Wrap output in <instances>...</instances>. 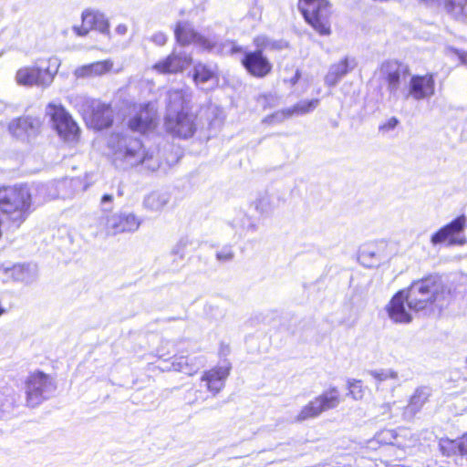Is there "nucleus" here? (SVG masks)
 <instances>
[{
	"mask_svg": "<svg viewBox=\"0 0 467 467\" xmlns=\"http://www.w3.org/2000/svg\"><path fill=\"white\" fill-rule=\"evenodd\" d=\"M108 147L112 163L117 169L125 171L140 165L145 170L154 171L160 167L159 160L137 138L112 134L109 138Z\"/></svg>",
	"mask_w": 467,
	"mask_h": 467,
	"instance_id": "1",
	"label": "nucleus"
},
{
	"mask_svg": "<svg viewBox=\"0 0 467 467\" xmlns=\"http://www.w3.org/2000/svg\"><path fill=\"white\" fill-rule=\"evenodd\" d=\"M189 88L170 89L167 93L165 127L174 136L187 139L196 130V116L189 111Z\"/></svg>",
	"mask_w": 467,
	"mask_h": 467,
	"instance_id": "2",
	"label": "nucleus"
},
{
	"mask_svg": "<svg viewBox=\"0 0 467 467\" xmlns=\"http://www.w3.org/2000/svg\"><path fill=\"white\" fill-rule=\"evenodd\" d=\"M404 290L407 296V305L414 312L428 309L432 306L441 309L450 296L438 275H429L414 281Z\"/></svg>",
	"mask_w": 467,
	"mask_h": 467,
	"instance_id": "3",
	"label": "nucleus"
},
{
	"mask_svg": "<svg viewBox=\"0 0 467 467\" xmlns=\"http://www.w3.org/2000/svg\"><path fill=\"white\" fill-rule=\"evenodd\" d=\"M31 204L32 193L26 185L0 187V210L15 228L26 220Z\"/></svg>",
	"mask_w": 467,
	"mask_h": 467,
	"instance_id": "4",
	"label": "nucleus"
},
{
	"mask_svg": "<svg viewBox=\"0 0 467 467\" xmlns=\"http://www.w3.org/2000/svg\"><path fill=\"white\" fill-rule=\"evenodd\" d=\"M24 389L26 406L35 408L53 396L57 383L51 375L36 369L26 376Z\"/></svg>",
	"mask_w": 467,
	"mask_h": 467,
	"instance_id": "5",
	"label": "nucleus"
},
{
	"mask_svg": "<svg viewBox=\"0 0 467 467\" xmlns=\"http://www.w3.org/2000/svg\"><path fill=\"white\" fill-rule=\"evenodd\" d=\"M59 67L58 59L49 58L47 62L33 67L19 68L16 74L17 84L47 88L51 85Z\"/></svg>",
	"mask_w": 467,
	"mask_h": 467,
	"instance_id": "6",
	"label": "nucleus"
},
{
	"mask_svg": "<svg viewBox=\"0 0 467 467\" xmlns=\"http://www.w3.org/2000/svg\"><path fill=\"white\" fill-rule=\"evenodd\" d=\"M298 8L306 21L322 36L331 34V5L327 0H299Z\"/></svg>",
	"mask_w": 467,
	"mask_h": 467,
	"instance_id": "7",
	"label": "nucleus"
},
{
	"mask_svg": "<svg viewBox=\"0 0 467 467\" xmlns=\"http://www.w3.org/2000/svg\"><path fill=\"white\" fill-rule=\"evenodd\" d=\"M342 401L337 387H330L302 408L296 417L298 421L318 417L324 411L336 409Z\"/></svg>",
	"mask_w": 467,
	"mask_h": 467,
	"instance_id": "8",
	"label": "nucleus"
},
{
	"mask_svg": "<svg viewBox=\"0 0 467 467\" xmlns=\"http://www.w3.org/2000/svg\"><path fill=\"white\" fill-rule=\"evenodd\" d=\"M141 224V221L133 213H106L99 217V227L109 235L123 233H134Z\"/></svg>",
	"mask_w": 467,
	"mask_h": 467,
	"instance_id": "9",
	"label": "nucleus"
},
{
	"mask_svg": "<svg viewBox=\"0 0 467 467\" xmlns=\"http://www.w3.org/2000/svg\"><path fill=\"white\" fill-rule=\"evenodd\" d=\"M46 115L50 118L54 129L64 140H77L79 129L62 105L49 103L46 108Z\"/></svg>",
	"mask_w": 467,
	"mask_h": 467,
	"instance_id": "10",
	"label": "nucleus"
},
{
	"mask_svg": "<svg viewBox=\"0 0 467 467\" xmlns=\"http://www.w3.org/2000/svg\"><path fill=\"white\" fill-rule=\"evenodd\" d=\"M78 36H85L90 30L98 31L106 40L110 39L109 22L106 16L95 9H86L81 14V26L72 27Z\"/></svg>",
	"mask_w": 467,
	"mask_h": 467,
	"instance_id": "11",
	"label": "nucleus"
},
{
	"mask_svg": "<svg viewBox=\"0 0 467 467\" xmlns=\"http://www.w3.org/2000/svg\"><path fill=\"white\" fill-rule=\"evenodd\" d=\"M466 225L465 215H460L453 221L444 225L431 237L432 245H437L448 241V245H462L466 243L464 237H457L456 235L462 233Z\"/></svg>",
	"mask_w": 467,
	"mask_h": 467,
	"instance_id": "12",
	"label": "nucleus"
},
{
	"mask_svg": "<svg viewBox=\"0 0 467 467\" xmlns=\"http://www.w3.org/2000/svg\"><path fill=\"white\" fill-rule=\"evenodd\" d=\"M192 62L190 54L174 48L167 57L155 63L152 68L160 74H176L182 72Z\"/></svg>",
	"mask_w": 467,
	"mask_h": 467,
	"instance_id": "13",
	"label": "nucleus"
},
{
	"mask_svg": "<svg viewBox=\"0 0 467 467\" xmlns=\"http://www.w3.org/2000/svg\"><path fill=\"white\" fill-rule=\"evenodd\" d=\"M386 311L390 320L396 324H409L412 321L413 309L407 305L405 290L397 292L386 306Z\"/></svg>",
	"mask_w": 467,
	"mask_h": 467,
	"instance_id": "14",
	"label": "nucleus"
},
{
	"mask_svg": "<svg viewBox=\"0 0 467 467\" xmlns=\"http://www.w3.org/2000/svg\"><path fill=\"white\" fill-rule=\"evenodd\" d=\"M246 71L254 78H262L272 71V64L262 50L244 52L241 59Z\"/></svg>",
	"mask_w": 467,
	"mask_h": 467,
	"instance_id": "15",
	"label": "nucleus"
},
{
	"mask_svg": "<svg viewBox=\"0 0 467 467\" xmlns=\"http://www.w3.org/2000/svg\"><path fill=\"white\" fill-rule=\"evenodd\" d=\"M406 67L395 60L386 61L381 65L380 74L388 84L389 96L398 99L401 84V77L405 74Z\"/></svg>",
	"mask_w": 467,
	"mask_h": 467,
	"instance_id": "16",
	"label": "nucleus"
},
{
	"mask_svg": "<svg viewBox=\"0 0 467 467\" xmlns=\"http://www.w3.org/2000/svg\"><path fill=\"white\" fill-rule=\"evenodd\" d=\"M435 91V82L433 75L413 76L409 83V90L405 98H413L415 100H421L431 97Z\"/></svg>",
	"mask_w": 467,
	"mask_h": 467,
	"instance_id": "17",
	"label": "nucleus"
},
{
	"mask_svg": "<svg viewBox=\"0 0 467 467\" xmlns=\"http://www.w3.org/2000/svg\"><path fill=\"white\" fill-rule=\"evenodd\" d=\"M40 126L39 119L26 116L13 119L9 123L8 130L12 136L26 140L35 137L38 133Z\"/></svg>",
	"mask_w": 467,
	"mask_h": 467,
	"instance_id": "18",
	"label": "nucleus"
},
{
	"mask_svg": "<svg viewBox=\"0 0 467 467\" xmlns=\"http://www.w3.org/2000/svg\"><path fill=\"white\" fill-rule=\"evenodd\" d=\"M230 373V368L216 367L203 373L201 378L202 386L205 387L213 397H215L224 387Z\"/></svg>",
	"mask_w": 467,
	"mask_h": 467,
	"instance_id": "19",
	"label": "nucleus"
},
{
	"mask_svg": "<svg viewBox=\"0 0 467 467\" xmlns=\"http://www.w3.org/2000/svg\"><path fill=\"white\" fill-rule=\"evenodd\" d=\"M177 42L182 46L193 44L203 49L208 36L202 35L194 30L188 22H179L174 30Z\"/></svg>",
	"mask_w": 467,
	"mask_h": 467,
	"instance_id": "20",
	"label": "nucleus"
},
{
	"mask_svg": "<svg viewBox=\"0 0 467 467\" xmlns=\"http://www.w3.org/2000/svg\"><path fill=\"white\" fill-rule=\"evenodd\" d=\"M129 128L136 132L145 133L156 126V113L150 107H140L129 119Z\"/></svg>",
	"mask_w": 467,
	"mask_h": 467,
	"instance_id": "21",
	"label": "nucleus"
},
{
	"mask_svg": "<svg viewBox=\"0 0 467 467\" xmlns=\"http://www.w3.org/2000/svg\"><path fill=\"white\" fill-rule=\"evenodd\" d=\"M404 434L398 433L394 430H381L378 431L375 436L368 441V447L376 449V445H392L400 449H405L410 446L403 439L407 436V431Z\"/></svg>",
	"mask_w": 467,
	"mask_h": 467,
	"instance_id": "22",
	"label": "nucleus"
},
{
	"mask_svg": "<svg viewBox=\"0 0 467 467\" xmlns=\"http://www.w3.org/2000/svg\"><path fill=\"white\" fill-rule=\"evenodd\" d=\"M112 67L113 61L110 59H105L78 67L74 70L73 75L76 78H97L110 72Z\"/></svg>",
	"mask_w": 467,
	"mask_h": 467,
	"instance_id": "23",
	"label": "nucleus"
},
{
	"mask_svg": "<svg viewBox=\"0 0 467 467\" xmlns=\"http://www.w3.org/2000/svg\"><path fill=\"white\" fill-rule=\"evenodd\" d=\"M355 67V59L348 57H344L337 63L332 64L325 77V84L328 87H335Z\"/></svg>",
	"mask_w": 467,
	"mask_h": 467,
	"instance_id": "24",
	"label": "nucleus"
},
{
	"mask_svg": "<svg viewBox=\"0 0 467 467\" xmlns=\"http://www.w3.org/2000/svg\"><path fill=\"white\" fill-rule=\"evenodd\" d=\"M204 43L203 50L222 56L234 55L243 52V48L235 42L230 40L222 41L215 35H209L207 41Z\"/></svg>",
	"mask_w": 467,
	"mask_h": 467,
	"instance_id": "25",
	"label": "nucleus"
},
{
	"mask_svg": "<svg viewBox=\"0 0 467 467\" xmlns=\"http://www.w3.org/2000/svg\"><path fill=\"white\" fill-rule=\"evenodd\" d=\"M431 395V388L427 386L417 388L410 396L408 405L404 409L403 416L409 420L412 419L422 409Z\"/></svg>",
	"mask_w": 467,
	"mask_h": 467,
	"instance_id": "26",
	"label": "nucleus"
},
{
	"mask_svg": "<svg viewBox=\"0 0 467 467\" xmlns=\"http://www.w3.org/2000/svg\"><path fill=\"white\" fill-rule=\"evenodd\" d=\"M98 130L109 127L112 123V110L107 104L97 101L92 108L90 115L85 119Z\"/></svg>",
	"mask_w": 467,
	"mask_h": 467,
	"instance_id": "27",
	"label": "nucleus"
},
{
	"mask_svg": "<svg viewBox=\"0 0 467 467\" xmlns=\"http://www.w3.org/2000/svg\"><path fill=\"white\" fill-rule=\"evenodd\" d=\"M280 202L281 199L277 194L265 192L258 194L252 202V206L261 217H268L280 205Z\"/></svg>",
	"mask_w": 467,
	"mask_h": 467,
	"instance_id": "28",
	"label": "nucleus"
},
{
	"mask_svg": "<svg viewBox=\"0 0 467 467\" xmlns=\"http://www.w3.org/2000/svg\"><path fill=\"white\" fill-rule=\"evenodd\" d=\"M229 223L240 237L248 233H254L258 229L254 220L243 211H238Z\"/></svg>",
	"mask_w": 467,
	"mask_h": 467,
	"instance_id": "29",
	"label": "nucleus"
},
{
	"mask_svg": "<svg viewBox=\"0 0 467 467\" xmlns=\"http://www.w3.org/2000/svg\"><path fill=\"white\" fill-rule=\"evenodd\" d=\"M202 366L203 361L201 358L181 356L174 358L170 369L192 376Z\"/></svg>",
	"mask_w": 467,
	"mask_h": 467,
	"instance_id": "30",
	"label": "nucleus"
},
{
	"mask_svg": "<svg viewBox=\"0 0 467 467\" xmlns=\"http://www.w3.org/2000/svg\"><path fill=\"white\" fill-rule=\"evenodd\" d=\"M319 103V100L315 99L311 100H302L297 104L293 106L292 108H288L280 112H276L272 116L273 119H277L278 120H283L286 118L291 117L294 114L303 115L314 110Z\"/></svg>",
	"mask_w": 467,
	"mask_h": 467,
	"instance_id": "31",
	"label": "nucleus"
},
{
	"mask_svg": "<svg viewBox=\"0 0 467 467\" xmlns=\"http://www.w3.org/2000/svg\"><path fill=\"white\" fill-rule=\"evenodd\" d=\"M3 272L15 281L28 283L33 279L34 268L30 265L17 264L3 265Z\"/></svg>",
	"mask_w": 467,
	"mask_h": 467,
	"instance_id": "32",
	"label": "nucleus"
},
{
	"mask_svg": "<svg viewBox=\"0 0 467 467\" xmlns=\"http://www.w3.org/2000/svg\"><path fill=\"white\" fill-rule=\"evenodd\" d=\"M368 374L373 378L375 380V384L377 386V389H380V386L387 381L391 382V389L392 390L397 387L400 386V378L397 371H395L392 368H379V369H374L369 370Z\"/></svg>",
	"mask_w": 467,
	"mask_h": 467,
	"instance_id": "33",
	"label": "nucleus"
},
{
	"mask_svg": "<svg viewBox=\"0 0 467 467\" xmlns=\"http://www.w3.org/2000/svg\"><path fill=\"white\" fill-rule=\"evenodd\" d=\"M169 202V196L164 192H152L145 196L143 207L149 212L157 213L161 211Z\"/></svg>",
	"mask_w": 467,
	"mask_h": 467,
	"instance_id": "34",
	"label": "nucleus"
},
{
	"mask_svg": "<svg viewBox=\"0 0 467 467\" xmlns=\"http://www.w3.org/2000/svg\"><path fill=\"white\" fill-rule=\"evenodd\" d=\"M256 50H283L288 47V43L283 39H272L265 35L257 36L254 39Z\"/></svg>",
	"mask_w": 467,
	"mask_h": 467,
	"instance_id": "35",
	"label": "nucleus"
},
{
	"mask_svg": "<svg viewBox=\"0 0 467 467\" xmlns=\"http://www.w3.org/2000/svg\"><path fill=\"white\" fill-rule=\"evenodd\" d=\"M98 100L86 95H72L69 97L70 104L83 116L84 119L90 115L92 108Z\"/></svg>",
	"mask_w": 467,
	"mask_h": 467,
	"instance_id": "36",
	"label": "nucleus"
},
{
	"mask_svg": "<svg viewBox=\"0 0 467 467\" xmlns=\"http://www.w3.org/2000/svg\"><path fill=\"white\" fill-rule=\"evenodd\" d=\"M193 79L197 85H204L210 81L216 82L217 77L213 68L199 63L194 66Z\"/></svg>",
	"mask_w": 467,
	"mask_h": 467,
	"instance_id": "37",
	"label": "nucleus"
},
{
	"mask_svg": "<svg viewBox=\"0 0 467 467\" xmlns=\"http://www.w3.org/2000/svg\"><path fill=\"white\" fill-rule=\"evenodd\" d=\"M16 402V394L13 389H5L3 392H0V420L10 415Z\"/></svg>",
	"mask_w": 467,
	"mask_h": 467,
	"instance_id": "38",
	"label": "nucleus"
},
{
	"mask_svg": "<svg viewBox=\"0 0 467 467\" xmlns=\"http://www.w3.org/2000/svg\"><path fill=\"white\" fill-rule=\"evenodd\" d=\"M461 440L441 439L440 441V450L445 456L461 455Z\"/></svg>",
	"mask_w": 467,
	"mask_h": 467,
	"instance_id": "39",
	"label": "nucleus"
},
{
	"mask_svg": "<svg viewBox=\"0 0 467 467\" xmlns=\"http://www.w3.org/2000/svg\"><path fill=\"white\" fill-rule=\"evenodd\" d=\"M348 395L355 400H360L364 398L366 389L363 387L361 380L348 379Z\"/></svg>",
	"mask_w": 467,
	"mask_h": 467,
	"instance_id": "40",
	"label": "nucleus"
},
{
	"mask_svg": "<svg viewBox=\"0 0 467 467\" xmlns=\"http://www.w3.org/2000/svg\"><path fill=\"white\" fill-rule=\"evenodd\" d=\"M192 245V241L190 238H181L171 248V254L176 258L182 260L185 256L187 247Z\"/></svg>",
	"mask_w": 467,
	"mask_h": 467,
	"instance_id": "41",
	"label": "nucleus"
},
{
	"mask_svg": "<svg viewBox=\"0 0 467 467\" xmlns=\"http://www.w3.org/2000/svg\"><path fill=\"white\" fill-rule=\"evenodd\" d=\"M375 256L374 251L364 248L360 251L358 258L363 265L370 267L379 263V260H375Z\"/></svg>",
	"mask_w": 467,
	"mask_h": 467,
	"instance_id": "42",
	"label": "nucleus"
},
{
	"mask_svg": "<svg viewBox=\"0 0 467 467\" xmlns=\"http://www.w3.org/2000/svg\"><path fill=\"white\" fill-rule=\"evenodd\" d=\"M398 124H399L398 119L395 117H391L386 122L379 125V129L380 131L389 132V131L394 130Z\"/></svg>",
	"mask_w": 467,
	"mask_h": 467,
	"instance_id": "43",
	"label": "nucleus"
},
{
	"mask_svg": "<svg viewBox=\"0 0 467 467\" xmlns=\"http://www.w3.org/2000/svg\"><path fill=\"white\" fill-rule=\"evenodd\" d=\"M113 199H114V197L111 194H104L101 197L100 204L102 207L103 214L108 213V212H109L111 210V204H112Z\"/></svg>",
	"mask_w": 467,
	"mask_h": 467,
	"instance_id": "44",
	"label": "nucleus"
},
{
	"mask_svg": "<svg viewBox=\"0 0 467 467\" xmlns=\"http://www.w3.org/2000/svg\"><path fill=\"white\" fill-rule=\"evenodd\" d=\"M234 257L231 248H223L216 253V258L220 261H229Z\"/></svg>",
	"mask_w": 467,
	"mask_h": 467,
	"instance_id": "45",
	"label": "nucleus"
},
{
	"mask_svg": "<svg viewBox=\"0 0 467 467\" xmlns=\"http://www.w3.org/2000/svg\"><path fill=\"white\" fill-rule=\"evenodd\" d=\"M151 41L158 46H163L167 42V36L162 32H157L152 35Z\"/></svg>",
	"mask_w": 467,
	"mask_h": 467,
	"instance_id": "46",
	"label": "nucleus"
},
{
	"mask_svg": "<svg viewBox=\"0 0 467 467\" xmlns=\"http://www.w3.org/2000/svg\"><path fill=\"white\" fill-rule=\"evenodd\" d=\"M461 456H466L467 455V432L463 434L461 438Z\"/></svg>",
	"mask_w": 467,
	"mask_h": 467,
	"instance_id": "47",
	"label": "nucleus"
},
{
	"mask_svg": "<svg viewBox=\"0 0 467 467\" xmlns=\"http://www.w3.org/2000/svg\"><path fill=\"white\" fill-rule=\"evenodd\" d=\"M115 31L117 34L120 35V36H123L127 33L128 31V27L126 25L124 24H119L117 26V27L115 28Z\"/></svg>",
	"mask_w": 467,
	"mask_h": 467,
	"instance_id": "48",
	"label": "nucleus"
},
{
	"mask_svg": "<svg viewBox=\"0 0 467 467\" xmlns=\"http://www.w3.org/2000/svg\"><path fill=\"white\" fill-rule=\"evenodd\" d=\"M300 71L299 69H296V73H295V76L290 79V82L292 85H295L300 78Z\"/></svg>",
	"mask_w": 467,
	"mask_h": 467,
	"instance_id": "49",
	"label": "nucleus"
},
{
	"mask_svg": "<svg viewBox=\"0 0 467 467\" xmlns=\"http://www.w3.org/2000/svg\"><path fill=\"white\" fill-rule=\"evenodd\" d=\"M462 61L463 64L467 65V53L462 56Z\"/></svg>",
	"mask_w": 467,
	"mask_h": 467,
	"instance_id": "50",
	"label": "nucleus"
},
{
	"mask_svg": "<svg viewBox=\"0 0 467 467\" xmlns=\"http://www.w3.org/2000/svg\"><path fill=\"white\" fill-rule=\"evenodd\" d=\"M5 109V105L3 102H0V112H2Z\"/></svg>",
	"mask_w": 467,
	"mask_h": 467,
	"instance_id": "51",
	"label": "nucleus"
},
{
	"mask_svg": "<svg viewBox=\"0 0 467 467\" xmlns=\"http://www.w3.org/2000/svg\"><path fill=\"white\" fill-rule=\"evenodd\" d=\"M158 354L160 355V357H163L164 356V354L161 353V351L160 349H158Z\"/></svg>",
	"mask_w": 467,
	"mask_h": 467,
	"instance_id": "52",
	"label": "nucleus"
},
{
	"mask_svg": "<svg viewBox=\"0 0 467 467\" xmlns=\"http://www.w3.org/2000/svg\"><path fill=\"white\" fill-rule=\"evenodd\" d=\"M384 409H386V410H389V404H386V405L384 406Z\"/></svg>",
	"mask_w": 467,
	"mask_h": 467,
	"instance_id": "53",
	"label": "nucleus"
},
{
	"mask_svg": "<svg viewBox=\"0 0 467 467\" xmlns=\"http://www.w3.org/2000/svg\"><path fill=\"white\" fill-rule=\"evenodd\" d=\"M465 365H466V368H467V358H466Z\"/></svg>",
	"mask_w": 467,
	"mask_h": 467,
	"instance_id": "54",
	"label": "nucleus"
}]
</instances>
